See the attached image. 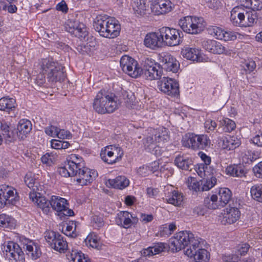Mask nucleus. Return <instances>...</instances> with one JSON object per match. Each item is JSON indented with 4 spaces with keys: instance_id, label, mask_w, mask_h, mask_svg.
<instances>
[{
    "instance_id": "f257e3e1",
    "label": "nucleus",
    "mask_w": 262,
    "mask_h": 262,
    "mask_svg": "<svg viewBox=\"0 0 262 262\" xmlns=\"http://www.w3.org/2000/svg\"><path fill=\"white\" fill-rule=\"evenodd\" d=\"M200 245V238L194 237L190 231H182L174 234L169 239V248L174 253L186 247L184 253L188 257H191L195 248H199Z\"/></svg>"
},
{
    "instance_id": "f03ea898",
    "label": "nucleus",
    "mask_w": 262,
    "mask_h": 262,
    "mask_svg": "<svg viewBox=\"0 0 262 262\" xmlns=\"http://www.w3.org/2000/svg\"><path fill=\"white\" fill-rule=\"evenodd\" d=\"M95 30L102 37L114 38L118 36L121 27L118 20L107 15H99L94 20Z\"/></svg>"
},
{
    "instance_id": "7ed1b4c3",
    "label": "nucleus",
    "mask_w": 262,
    "mask_h": 262,
    "mask_svg": "<svg viewBox=\"0 0 262 262\" xmlns=\"http://www.w3.org/2000/svg\"><path fill=\"white\" fill-rule=\"evenodd\" d=\"M26 185L31 191L29 192V198L42 211L48 214L50 212L51 200H47L39 192L45 191L43 181H25Z\"/></svg>"
},
{
    "instance_id": "20e7f679",
    "label": "nucleus",
    "mask_w": 262,
    "mask_h": 262,
    "mask_svg": "<svg viewBox=\"0 0 262 262\" xmlns=\"http://www.w3.org/2000/svg\"><path fill=\"white\" fill-rule=\"evenodd\" d=\"M41 69L46 73L47 79L50 82H61L66 77L64 67L57 62L45 59L42 62Z\"/></svg>"
},
{
    "instance_id": "39448f33",
    "label": "nucleus",
    "mask_w": 262,
    "mask_h": 262,
    "mask_svg": "<svg viewBox=\"0 0 262 262\" xmlns=\"http://www.w3.org/2000/svg\"><path fill=\"white\" fill-rule=\"evenodd\" d=\"M183 145L193 150L204 149L209 147L210 140L206 135L188 133L182 140Z\"/></svg>"
},
{
    "instance_id": "423d86ee",
    "label": "nucleus",
    "mask_w": 262,
    "mask_h": 262,
    "mask_svg": "<svg viewBox=\"0 0 262 262\" xmlns=\"http://www.w3.org/2000/svg\"><path fill=\"white\" fill-rule=\"evenodd\" d=\"M5 256L15 262H24L25 254L20 245L13 241L5 242L2 248Z\"/></svg>"
},
{
    "instance_id": "0eeeda50",
    "label": "nucleus",
    "mask_w": 262,
    "mask_h": 262,
    "mask_svg": "<svg viewBox=\"0 0 262 262\" xmlns=\"http://www.w3.org/2000/svg\"><path fill=\"white\" fill-rule=\"evenodd\" d=\"M162 44L173 47L179 45L182 41L181 34L182 32L178 30L169 27H162L159 29Z\"/></svg>"
},
{
    "instance_id": "6e6552de",
    "label": "nucleus",
    "mask_w": 262,
    "mask_h": 262,
    "mask_svg": "<svg viewBox=\"0 0 262 262\" xmlns=\"http://www.w3.org/2000/svg\"><path fill=\"white\" fill-rule=\"evenodd\" d=\"M202 21V18L187 16L181 19L179 21V25L184 32L195 34L203 30V25Z\"/></svg>"
},
{
    "instance_id": "1a4fd4ad",
    "label": "nucleus",
    "mask_w": 262,
    "mask_h": 262,
    "mask_svg": "<svg viewBox=\"0 0 262 262\" xmlns=\"http://www.w3.org/2000/svg\"><path fill=\"white\" fill-rule=\"evenodd\" d=\"M142 70V73H144L147 80L160 79L162 75L161 66L151 58H147L145 59Z\"/></svg>"
},
{
    "instance_id": "9d476101",
    "label": "nucleus",
    "mask_w": 262,
    "mask_h": 262,
    "mask_svg": "<svg viewBox=\"0 0 262 262\" xmlns=\"http://www.w3.org/2000/svg\"><path fill=\"white\" fill-rule=\"evenodd\" d=\"M45 238L51 247L60 253H64L68 249V243L61 235L53 231L47 232Z\"/></svg>"
},
{
    "instance_id": "9b49d317",
    "label": "nucleus",
    "mask_w": 262,
    "mask_h": 262,
    "mask_svg": "<svg viewBox=\"0 0 262 262\" xmlns=\"http://www.w3.org/2000/svg\"><path fill=\"white\" fill-rule=\"evenodd\" d=\"M120 62L123 71L133 78L138 77L142 72L143 70L139 67L137 61L128 55L123 56Z\"/></svg>"
},
{
    "instance_id": "f8f14e48",
    "label": "nucleus",
    "mask_w": 262,
    "mask_h": 262,
    "mask_svg": "<svg viewBox=\"0 0 262 262\" xmlns=\"http://www.w3.org/2000/svg\"><path fill=\"white\" fill-rule=\"evenodd\" d=\"M115 99L116 97L113 94L105 90H101L97 93L94 100L93 108L99 114H105L107 112V110L104 107L106 103L111 99Z\"/></svg>"
},
{
    "instance_id": "ddd939ff",
    "label": "nucleus",
    "mask_w": 262,
    "mask_h": 262,
    "mask_svg": "<svg viewBox=\"0 0 262 262\" xmlns=\"http://www.w3.org/2000/svg\"><path fill=\"white\" fill-rule=\"evenodd\" d=\"M65 29L81 40H84L88 35L87 28L84 24L75 19H69L65 24Z\"/></svg>"
},
{
    "instance_id": "4468645a",
    "label": "nucleus",
    "mask_w": 262,
    "mask_h": 262,
    "mask_svg": "<svg viewBox=\"0 0 262 262\" xmlns=\"http://www.w3.org/2000/svg\"><path fill=\"white\" fill-rule=\"evenodd\" d=\"M158 83L159 90L164 93L174 97L179 95V85L173 79L164 77Z\"/></svg>"
},
{
    "instance_id": "2eb2a0df",
    "label": "nucleus",
    "mask_w": 262,
    "mask_h": 262,
    "mask_svg": "<svg viewBox=\"0 0 262 262\" xmlns=\"http://www.w3.org/2000/svg\"><path fill=\"white\" fill-rule=\"evenodd\" d=\"M19 240L27 255L32 260H36L40 256L41 252L37 243L24 236L20 237Z\"/></svg>"
},
{
    "instance_id": "dca6fc26",
    "label": "nucleus",
    "mask_w": 262,
    "mask_h": 262,
    "mask_svg": "<svg viewBox=\"0 0 262 262\" xmlns=\"http://www.w3.org/2000/svg\"><path fill=\"white\" fill-rule=\"evenodd\" d=\"M82 166L80 163H77L73 160H68L67 163L63 167L58 169L60 175L63 177H74L79 175V171L81 170Z\"/></svg>"
},
{
    "instance_id": "f3484780",
    "label": "nucleus",
    "mask_w": 262,
    "mask_h": 262,
    "mask_svg": "<svg viewBox=\"0 0 262 262\" xmlns=\"http://www.w3.org/2000/svg\"><path fill=\"white\" fill-rule=\"evenodd\" d=\"M202 45L205 50L213 54H227L228 52L225 47L223 46L220 42L214 40L208 39L204 40Z\"/></svg>"
},
{
    "instance_id": "a211bd4d",
    "label": "nucleus",
    "mask_w": 262,
    "mask_h": 262,
    "mask_svg": "<svg viewBox=\"0 0 262 262\" xmlns=\"http://www.w3.org/2000/svg\"><path fill=\"white\" fill-rule=\"evenodd\" d=\"M173 4L169 0H155L151 9L157 15L164 14L171 11Z\"/></svg>"
},
{
    "instance_id": "6ab92c4d",
    "label": "nucleus",
    "mask_w": 262,
    "mask_h": 262,
    "mask_svg": "<svg viewBox=\"0 0 262 262\" xmlns=\"http://www.w3.org/2000/svg\"><path fill=\"white\" fill-rule=\"evenodd\" d=\"M14 189L8 185L0 186V207H4L7 204L12 203L14 200Z\"/></svg>"
},
{
    "instance_id": "aec40b11",
    "label": "nucleus",
    "mask_w": 262,
    "mask_h": 262,
    "mask_svg": "<svg viewBox=\"0 0 262 262\" xmlns=\"http://www.w3.org/2000/svg\"><path fill=\"white\" fill-rule=\"evenodd\" d=\"M161 38L160 31L158 32L149 33L145 37L144 44L147 48L156 50L163 46Z\"/></svg>"
},
{
    "instance_id": "412c9836",
    "label": "nucleus",
    "mask_w": 262,
    "mask_h": 262,
    "mask_svg": "<svg viewBox=\"0 0 262 262\" xmlns=\"http://www.w3.org/2000/svg\"><path fill=\"white\" fill-rule=\"evenodd\" d=\"M161 62L162 63V69L167 72L177 73L180 67L179 62L169 54H167L162 57Z\"/></svg>"
},
{
    "instance_id": "4be33fe9",
    "label": "nucleus",
    "mask_w": 262,
    "mask_h": 262,
    "mask_svg": "<svg viewBox=\"0 0 262 262\" xmlns=\"http://www.w3.org/2000/svg\"><path fill=\"white\" fill-rule=\"evenodd\" d=\"M216 181H186L190 190L195 192L208 191L212 188Z\"/></svg>"
},
{
    "instance_id": "5701e85b",
    "label": "nucleus",
    "mask_w": 262,
    "mask_h": 262,
    "mask_svg": "<svg viewBox=\"0 0 262 262\" xmlns=\"http://www.w3.org/2000/svg\"><path fill=\"white\" fill-rule=\"evenodd\" d=\"M169 245L165 243H157L154 244L151 247L145 249L141 251L142 255L144 256H149L159 254L162 252L167 250Z\"/></svg>"
},
{
    "instance_id": "b1692460",
    "label": "nucleus",
    "mask_w": 262,
    "mask_h": 262,
    "mask_svg": "<svg viewBox=\"0 0 262 262\" xmlns=\"http://www.w3.org/2000/svg\"><path fill=\"white\" fill-rule=\"evenodd\" d=\"M241 212L236 207L227 208L226 213H225L222 222L224 224H233L239 218Z\"/></svg>"
},
{
    "instance_id": "393cba45",
    "label": "nucleus",
    "mask_w": 262,
    "mask_h": 262,
    "mask_svg": "<svg viewBox=\"0 0 262 262\" xmlns=\"http://www.w3.org/2000/svg\"><path fill=\"white\" fill-rule=\"evenodd\" d=\"M133 215L127 211H121L117 214L115 221L118 225L125 228H129L132 224Z\"/></svg>"
},
{
    "instance_id": "a878e982",
    "label": "nucleus",
    "mask_w": 262,
    "mask_h": 262,
    "mask_svg": "<svg viewBox=\"0 0 262 262\" xmlns=\"http://www.w3.org/2000/svg\"><path fill=\"white\" fill-rule=\"evenodd\" d=\"M174 163L179 168L186 170H191L193 166L192 159L185 155L177 156L174 160Z\"/></svg>"
},
{
    "instance_id": "bb28decb",
    "label": "nucleus",
    "mask_w": 262,
    "mask_h": 262,
    "mask_svg": "<svg viewBox=\"0 0 262 262\" xmlns=\"http://www.w3.org/2000/svg\"><path fill=\"white\" fill-rule=\"evenodd\" d=\"M182 56L192 61L200 62L201 60V57L200 55V51L196 48L185 47L181 51Z\"/></svg>"
},
{
    "instance_id": "cd10ccee",
    "label": "nucleus",
    "mask_w": 262,
    "mask_h": 262,
    "mask_svg": "<svg viewBox=\"0 0 262 262\" xmlns=\"http://www.w3.org/2000/svg\"><path fill=\"white\" fill-rule=\"evenodd\" d=\"M239 139L235 136H228L223 139L222 147L228 150H233L241 145Z\"/></svg>"
},
{
    "instance_id": "c85d7f7f",
    "label": "nucleus",
    "mask_w": 262,
    "mask_h": 262,
    "mask_svg": "<svg viewBox=\"0 0 262 262\" xmlns=\"http://www.w3.org/2000/svg\"><path fill=\"white\" fill-rule=\"evenodd\" d=\"M66 205H67V201L62 198L52 195L51 198V205L50 208L58 212H61L62 210L66 208Z\"/></svg>"
},
{
    "instance_id": "c756f323",
    "label": "nucleus",
    "mask_w": 262,
    "mask_h": 262,
    "mask_svg": "<svg viewBox=\"0 0 262 262\" xmlns=\"http://www.w3.org/2000/svg\"><path fill=\"white\" fill-rule=\"evenodd\" d=\"M193 256L195 262H208L209 259L208 252L202 248H195L192 257Z\"/></svg>"
},
{
    "instance_id": "7c9ffc66",
    "label": "nucleus",
    "mask_w": 262,
    "mask_h": 262,
    "mask_svg": "<svg viewBox=\"0 0 262 262\" xmlns=\"http://www.w3.org/2000/svg\"><path fill=\"white\" fill-rule=\"evenodd\" d=\"M220 206L223 207L230 201L232 197V192L228 188H221L219 191Z\"/></svg>"
},
{
    "instance_id": "2f4dec72",
    "label": "nucleus",
    "mask_w": 262,
    "mask_h": 262,
    "mask_svg": "<svg viewBox=\"0 0 262 262\" xmlns=\"http://www.w3.org/2000/svg\"><path fill=\"white\" fill-rule=\"evenodd\" d=\"M113 151L112 145H108L101 149L100 157L102 160L109 164L116 163L115 159L114 158Z\"/></svg>"
},
{
    "instance_id": "473e14b6",
    "label": "nucleus",
    "mask_w": 262,
    "mask_h": 262,
    "mask_svg": "<svg viewBox=\"0 0 262 262\" xmlns=\"http://www.w3.org/2000/svg\"><path fill=\"white\" fill-rule=\"evenodd\" d=\"M79 178L76 180H95L98 177V172L94 169H90L84 167L79 171Z\"/></svg>"
},
{
    "instance_id": "72a5a7b5",
    "label": "nucleus",
    "mask_w": 262,
    "mask_h": 262,
    "mask_svg": "<svg viewBox=\"0 0 262 262\" xmlns=\"http://www.w3.org/2000/svg\"><path fill=\"white\" fill-rule=\"evenodd\" d=\"M16 101L13 98L4 97L0 99V110L9 112L15 107Z\"/></svg>"
},
{
    "instance_id": "f704fd0d",
    "label": "nucleus",
    "mask_w": 262,
    "mask_h": 262,
    "mask_svg": "<svg viewBox=\"0 0 262 262\" xmlns=\"http://www.w3.org/2000/svg\"><path fill=\"white\" fill-rule=\"evenodd\" d=\"M227 173L230 176L242 178L246 177L247 172L242 166L234 165L229 166L226 168Z\"/></svg>"
},
{
    "instance_id": "c9c22d12",
    "label": "nucleus",
    "mask_w": 262,
    "mask_h": 262,
    "mask_svg": "<svg viewBox=\"0 0 262 262\" xmlns=\"http://www.w3.org/2000/svg\"><path fill=\"white\" fill-rule=\"evenodd\" d=\"M69 259L73 262H91L88 257L81 251L77 250H72L70 254L67 255Z\"/></svg>"
},
{
    "instance_id": "e433bc0d",
    "label": "nucleus",
    "mask_w": 262,
    "mask_h": 262,
    "mask_svg": "<svg viewBox=\"0 0 262 262\" xmlns=\"http://www.w3.org/2000/svg\"><path fill=\"white\" fill-rule=\"evenodd\" d=\"M15 225L16 222L13 217L4 213L0 214V227L12 229Z\"/></svg>"
},
{
    "instance_id": "4c0bfd02",
    "label": "nucleus",
    "mask_w": 262,
    "mask_h": 262,
    "mask_svg": "<svg viewBox=\"0 0 262 262\" xmlns=\"http://www.w3.org/2000/svg\"><path fill=\"white\" fill-rule=\"evenodd\" d=\"M153 137H154L156 143L158 142L159 143H165L169 139L168 131L165 128L156 130Z\"/></svg>"
},
{
    "instance_id": "58836bf2",
    "label": "nucleus",
    "mask_w": 262,
    "mask_h": 262,
    "mask_svg": "<svg viewBox=\"0 0 262 262\" xmlns=\"http://www.w3.org/2000/svg\"><path fill=\"white\" fill-rule=\"evenodd\" d=\"M148 7L146 6L144 0H136L134 3L133 9L136 14L140 16H143L147 13L148 11Z\"/></svg>"
},
{
    "instance_id": "ea45409f",
    "label": "nucleus",
    "mask_w": 262,
    "mask_h": 262,
    "mask_svg": "<svg viewBox=\"0 0 262 262\" xmlns=\"http://www.w3.org/2000/svg\"><path fill=\"white\" fill-rule=\"evenodd\" d=\"M32 129V124L27 119H21L17 125V130L20 134L26 135L30 133Z\"/></svg>"
},
{
    "instance_id": "a19ab883",
    "label": "nucleus",
    "mask_w": 262,
    "mask_h": 262,
    "mask_svg": "<svg viewBox=\"0 0 262 262\" xmlns=\"http://www.w3.org/2000/svg\"><path fill=\"white\" fill-rule=\"evenodd\" d=\"M204 203L206 207L210 209H216L220 207L218 197L215 194L212 195L210 198H206Z\"/></svg>"
},
{
    "instance_id": "79ce46f5",
    "label": "nucleus",
    "mask_w": 262,
    "mask_h": 262,
    "mask_svg": "<svg viewBox=\"0 0 262 262\" xmlns=\"http://www.w3.org/2000/svg\"><path fill=\"white\" fill-rule=\"evenodd\" d=\"M122 94L126 106L128 108H132L135 104L136 98L134 94L130 91H123Z\"/></svg>"
},
{
    "instance_id": "37998d69",
    "label": "nucleus",
    "mask_w": 262,
    "mask_h": 262,
    "mask_svg": "<svg viewBox=\"0 0 262 262\" xmlns=\"http://www.w3.org/2000/svg\"><path fill=\"white\" fill-rule=\"evenodd\" d=\"M183 196L181 193L177 191H173L171 197L167 199L168 203L174 205V206H180L183 202Z\"/></svg>"
},
{
    "instance_id": "c03bdc74",
    "label": "nucleus",
    "mask_w": 262,
    "mask_h": 262,
    "mask_svg": "<svg viewBox=\"0 0 262 262\" xmlns=\"http://www.w3.org/2000/svg\"><path fill=\"white\" fill-rule=\"evenodd\" d=\"M144 148L148 152H153L154 149L158 148L153 136H148L143 140Z\"/></svg>"
},
{
    "instance_id": "a18cd8bd",
    "label": "nucleus",
    "mask_w": 262,
    "mask_h": 262,
    "mask_svg": "<svg viewBox=\"0 0 262 262\" xmlns=\"http://www.w3.org/2000/svg\"><path fill=\"white\" fill-rule=\"evenodd\" d=\"M105 184L108 187L123 189L129 185V181H105Z\"/></svg>"
},
{
    "instance_id": "49530a36",
    "label": "nucleus",
    "mask_w": 262,
    "mask_h": 262,
    "mask_svg": "<svg viewBox=\"0 0 262 262\" xmlns=\"http://www.w3.org/2000/svg\"><path fill=\"white\" fill-rule=\"evenodd\" d=\"M252 198L258 202H262V186L255 185L251 189Z\"/></svg>"
},
{
    "instance_id": "de8ad7c7",
    "label": "nucleus",
    "mask_w": 262,
    "mask_h": 262,
    "mask_svg": "<svg viewBox=\"0 0 262 262\" xmlns=\"http://www.w3.org/2000/svg\"><path fill=\"white\" fill-rule=\"evenodd\" d=\"M84 242L88 247L93 248H98L99 245L97 237L93 234H90L85 239Z\"/></svg>"
},
{
    "instance_id": "09e8293b",
    "label": "nucleus",
    "mask_w": 262,
    "mask_h": 262,
    "mask_svg": "<svg viewBox=\"0 0 262 262\" xmlns=\"http://www.w3.org/2000/svg\"><path fill=\"white\" fill-rule=\"evenodd\" d=\"M244 2V0H241ZM244 5L246 7H250L254 11L260 10L262 9V3L258 0H245Z\"/></svg>"
},
{
    "instance_id": "8fccbe9b",
    "label": "nucleus",
    "mask_w": 262,
    "mask_h": 262,
    "mask_svg": "<svg viewBox=\"0 0 262 262\" xmlns=\"http://www.w3.org/2000/svg\"><path fill=\"white\" fill-rule=\"evenodd\" d=\"M208 33L217 39L222 40L224 30L220 27L212 26L208 28Z\"/></svg>"
},
{
    "instance_id": "3c124183",
    "label": "nucleus",
    "mask_w": 262,
    "mask_h": 262,
    "mask_svg": "<svg viewBox=\"0 0 262 262\" xmlns=\"http://www.w3.org/2000/svg\"><path fill=\"white\" fill-rule=\"evenodd\" d=\"M222 123L223 125V130L225 132H231L236 127L235 122L229 118L224 119Z\"/></svg>"
},
{
    "instance_id": "603ef678",
    "label": "nucleus",
    "mask_w": 262,
    "mask_h": 262,
    "mask_svg": "<svg viewBox=\"0 0 262 262\" xmlns=\"http://www.w3.org/2000/svg\"><path fill=\"white\" fill-rule=\"evenodd\" d=\"M76 222L74 221H70L67 224L64 234L69 236H76V234L74 233L76 230Z\"/></svg>"
},
{
    "instance_id": "864d4df0",
    "label": "nucleus",
    "mask_w": 262,
    "mask_h": 262,
    "mask_svg": "<svg viewBox=\"0 0 262 262\" xmlns=\"http://www.w3.org/2000/svg\"><path fill=\"white\" fill-rule=\"evenodd\" d=\"M112 151H113L114 158L115 159L116 163L119 161L123 155V151L121 148L116 145H111Z\"/></svg>"
},
{
    "instance_id": "5fc2aeb1",
    "label": "nucleus",
    "mask_w": 262,
    "mask_h": 262,
    "mask_svg": "<svg viewBox=\"0 0 262 262\" xmlns=\"http://www.w3.org/2000/svg\"><path fill=\"white\" fill-rule=\"evenodd\" d=\"M119 103L115 99H111L108 102L106 103L105 106L107 110L106 113H111L114 112L118 108Z\"/></svg>"
},
{
    "instance_id": "6e6d98bb",
    "label": "nucleus",
    "mask_w": 262,
    "mask_h": 262,
    "mask_svg": "<svg viewBox=\"0 0 262 262\" xmlns=\"http://www.w3.org/2000/svg\"><path fill=\"white\" fill-rule=\"evenodd\" d=\"M92 224L95 229H99L104 225V222L101 217L94 215L92 219Z\"/></svg>"
},
{
    "instance_id": "4d7b16f0",
    "label": "nucleus",
    "mask_w": 262,
    "mask_h": 262,
    "mask_svg": "<svg viewBox=\"0 0 262 262\" xmlns=\"http://www.w3.org/2000/svg\"><path fill=\"white\" fill-rule=\"evenodd\" d=\"M250 246L247 243H242L239 244L236 247V255H245L248 251Z\"/></svg>"
},
{
    "instance_id": "13d9d810",
    "label": "nucleus",
    "mask_w": 262,
    "mask_h": 262,
    "mask_svg": "<svg viewBox=\"0 0 262 262\" xmlns=\"http://www.w3.org/2000/svg\"><path fill=\"white\" fill-rule=\"evenodd\" d=\"M230 20L233 25L235 26L246 27V24L245 23L241 24L239 21V17L236 11H231Z\"/></svg>"
},
{
    "instance_id": "bf43d9fd",
    "label": "nucleus",
    "mask_w": 262,
    "mask_h": 262,
    "mask_svg": "<svg viewBox=\"0 0 262 262\" xmlns=\"http://www.w3.org/2000/svg\"><path fill=\"white\" fill-rule=\"evenodd\" d=\"M1 129L3 132V135L9 139L14 137L13 131L10 130V127L6 124L1 123Z\"/></svg>"
},
{
    "instance_id": "052dcab7",
    "label": "nucleus",
    "mask_w": 262,
    "mask_h": 262,
    "mask_svg": "<svg viewBox=\"0 0 262 262\" xmlns=\"http://www.w3.org/2000/svg\"><path fill=\"white\" fill-rule=\"evenodd\" d=\"M137 172L138 174L141 177H146L151 174L149 166L147 165H143L137 169Z\"/></svg>"
},
{
    "instance_id": "680f3d73",
    "label": "nucleus",
    "mask_w": 262,
    "mask_h": 262,
    "mask_svg": "<svg viewBox=\"0 0 262 262\" xmlns=\"http://www.w3.org/2000/svg\"><path fill=\"white\" fill-rule=\"evenodd\" d=\"M236 33L235 32L224 31L222 40L225 41L234 40L236 39Z\"/></svg>"
},
{
    "instance_id": "e2e57ef3",
    "label": "nucleus",
    "mask_w": 262,
    "mask_h": 262,
    "mask_svg": "<svg viewBox=\"0 0 262 262\" xmlns=\"http://www.w3.org/2000/svg\"><path fill=\"white\" fill-rule=\"evenodd\" d=\"M58 127L55 126L51 125L45 128V133L48 136L52 137H57Z\"/></svg>"
},
{
    "instance_id": "0e129e2a",
    "label": "nucleus",
    "mask_w": 262,
    "mask_h": 262,
    "mask_svg": "<svg viewBox=\"0 0 262 262\" xmlns=\"http://www.w3.org/2000/svg\"><path fill=\"white\" fill-rule=\"evenodd\" d=\"M255 15L253 14L252 12H246L245 19L246 23L248 24L247 26H251L254 23L255 19Z\"/></svg>"
},
{
    "instance_id": "69168bd1",
    "label": "nucleus",
    "mask_w": 262,
    "mask_h": 262,
    "mask_svg": "<svg viewBox=\"0 0 262 262\" xmlns=\"http://www.w3.org/2000/svg\"><path fill=\"white\" fill-rule=\"evenodd\" d=\"M204 126L208 132L210 130H213L216 127V123L214 121L211 119L207 120L205 123Z\"/></svg>"
},
{
    "instance_id": "338daca9",
    "label": "nucleus",
    "mask_w": 262,
    "mask_h": 262,
    "mask_svg": "<svg viewBox=\"0 0 262 262\" xmlns=\"http://www.w3.org/2000/svg\"><path fill=\"white\" fill-rule=\"evenodd\" d=\"M71 137L70 133L64 129H60L58 128L57 137L60 139H69Z\"/></svg>"
},
{
    "instance_id": "774afa93",
    "label": "nucleus",
    "mask_w": 262,
    "mask_h": 262,
    "mask_svg": "<svg viewBox=\"0 0 262 262\" xmlns=\"http://www.w3.org/2000/svg\"><path fill=\"white\" fill-rule=\"evenodd\" d=\"M253 171L256 177L262 179V161L253 167Z\"/></svg>"
}]
</instances>
